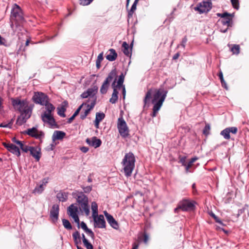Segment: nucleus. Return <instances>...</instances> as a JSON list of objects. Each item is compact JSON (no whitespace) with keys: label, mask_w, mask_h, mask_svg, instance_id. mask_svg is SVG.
<instances>
[{"label":"nucleus","mask_w":249,"mask_h":249,"mask_svg":"<svg viewBox=\"0 0 249 249\" xmlns=\"http://www.w3.org/2000/svg\"><path fill=\"white\" fill-rule=\"evenodd\" d=\"M167 91L162 89H150L146 93L143 99L144 107L151 103L154 105L151 116L154 118L161 107L167 94Z\"/></svg>","instance_id":"obj_1"},{"label":"nucleus","mask_w":249,"mask_h":249,"mask_svg":"<svg viewBox=\"0 0 249 249\" xmlns=\"http://www.w3.org/2000/svg\"><path fill=\"white\" fill-rule=\"evenodd\" d=\"M11 102L15 109L20 113V115L17 118L16 123L19 125H22L30 118L32 108L26 105L24 100H21L18 98H11Z\"/></svg>","instance_id":"obj_2"},{"label":"nucleus","mask_w":249,"mask_h":249,"mask_svg":"<svg viewBox=\"0 0 249 249\" xmlns=\"http://www.w3.org/2000/svg\"><path fill=\"white\" fill-rule=\"evenodd\" d=\"M135 157L132 152H129L125 154L122 164L123 166L124 174L126 177L131 176L135 167Z\"/></svg>","instance_id":"obj_3"},{"label":"nucleus","mask_w":249,"mask_h":249,"mask_svg":"<svg viewBox=\"0 0 249 249\" xmlns=\"http://www.w3.org/2000/svg\"><path fill=\"white\" fill-rule=\"evenodd\" d=\"M196 202L190 199L184 198L180 200L178 205V207L174 209L175 213H178L180 210L183 212L192 211L196 209Z\"/></svg>","instance_id":"obj_4"},{"label":"nucleus","mask_w":249,"mask_h":249,"mask_svg":"<svg viewBox=\"0 0 249 249\" xmlns=\"http://www.w3.org/2000/svg\"><path fill=\"white\" fill-rule=\"evenodd\" d=\"M11 18L16 21L17 27L25 21L23 11L20 6L16 3L14 4L11 10Z\"/></svg>","instance_id":"obj_5"},{"label":"nucleus","mask_w":249,"mask_h":249,"mask_svg":"<svg viewBox=\"0 0 249 249\" xmlns=\"http://www.w3.org/2000/svg\"><path fill=\"white\" fill-rule=\"evenodd\" d=\"M212 8V3L211 1H202L197 4L194 8L195 11L198 12L199 14L208 13Z\"/></svg>","instance_id":"obj_6"},{"label":"nucleus","mask_w":249,"mask_h":249,"mask_svg":"<svg viewBox=\"0 0 249 249\" xmlns=\"http://www.w3.org/2000/svg\"><path fill=\"white\" fill-rule=\"evenodd\" d=\"M117 128L120 135L123 138H126L129 135V129L127 124L123 118L119 117L118 120Z\"/></svg>","instance_id":"obj_7"},{"label":"nucleus","mask_w":249,"mask_h":249,"mask_svg":"<svg viewBox=\"0 0 249 249\" xmlns=\"http://www.w3.org/2000/svg\"><path fill=\"white\" fill-rule=\"evenodd\" d=\"M67 211L68 215L74 219V222L77 224L78 228H79L80 220L78 215V208L74 204H72L68 208Z\"/></svg>","instance_id":"obj_8"},{"label":"nucleus","mask_w":249,"mask_h":249,"mask_svg":"<svg viewBox=\"0 0 249 249\" xmlns=\"http://www.w3.org/2000/svg\"><path fill=\"white\" fill-rule=\"evenodd\" d=\"M32 99L36 104L44 106L49 101V97L45 93L37 92H35Z\"/></svg>","instance_id":"obj_9"},{"label":"nucleus","mask_w":249,"mask_h":249,"mask_svg":"<svg viewBox=\"0 0 249 249\" xmlns=\"http://www.w3.org/2000/svg\"><path fill=\"white\" fill-rule=\"evenodd\" d=\"M23 133L36 139H41L44 137V132L42 131H38L37 127L28 128L24 131Z\"/></svg>","instance_id":"obj_10"},{"label":"nucleus","mask_w":249,"mask_h":249,"mask_svg":"<svg viewBox=\"0 0 249 249\" xmlns=\"http://www.w3.org/2000/svg\"><path fill=\"white\" fill-rule=\"evenodd\" d=\"M42 121L49 124L51 128H59L58 125L56 124L55 120L53 116V114H47L46 113H42L41 115Z\"/></svg>","instance_id":"obj_11"},{"label":"nucleus","mask_w":249,"mask_h":249,"mask_svg":"<svg viewBox=\"0 0 249 249\" xmlns=\"http://www.w3.org/2000/svg\"><path fill=\"white\" fill-rule=\"evenodd\" d=\"M59 206L58 204H53L50 211V217L52 219V223L55 224L59 216Z\"/></svg>","instance_id":"obj_12"},{"label":"nucleus","mask_w":249,"mask_h":249,"mask_svg":"<svg viewBox=\"0 0 249 249\" xmlns=\"http://www.w3.org/2000/svg\"><path fill=\"white\" fill-rule=\"evenodd\" d=\"M3 145L6 148L8 151L16 155L18 157L20 156V152L19 148L13 143H7L3 142Z\"/></svg>","instance_id":"obj_13"},{"label":"nucleus","mask_w":249,"mask_h":249,"mask_svg":"<svg viewBox=\"0 0 249 249\" xmlns=\"http://www.w3.org/2000/svg\"><path fill=\"white\" fill-rule=\"evenodd\" d=\"M86 142L89 146L95 148L100 147L102 144V141L95 136L86 139Z\"/></svg>","instance_id":"obj_14"},{"label":"nucleus","mask_w":249,"mask_h":249,"mask_svg":"<svg viewBox=\"0 0 249 249\" xmlns=\"http://www.w3.org/2000/svg\"><path fill=\"white\" fill-rule=\"evenodd\" d=\"M72 196L76 199V202L79 204L88 201V197L84 192H76L72 193Z\"/></svg>","instance_id":"obj_15"},{"label":"nucleus","mask_w":249,"mask_h":249,"mask_svg":"<svg viewBox=\"0 0 249 249\" xmlns=\"http://www.w3.org/2000/svg\"><path fill=\"white\" fill-rule=\"evenodd\" d=\"M104 213L110 226L114 229H118L119 228L118 223L113 216L109 214L106 211L104 212Z\"/></svg>","instance_id":"obj_16"},{"label":"nucleus","mask_w":249,"mask_h":249,"mask_svg":"<svg viewBox=\"0 0 249 249\" xmlns=\"http://www.w3.org/2000/svg\"><path fill=\"white\" fill-rule=\"evenodd\" d=\"M93 221L94 228L103 229L106 227V221L102 214H100L98 217L94 218Z\"/></svg>","instance_id":"obj_17"},{"label":"nucleus","mask_w":249,"mask_h":249,"mask_svg":"<svg viewBox=\"0 0 249 249\" xmlns=\"http://www.w3.org/2000/svg\"><path fill=\"white\" fill-rule=\"evenodd\" d=\"M98 88L97 86H93L92 88H89L86 90L89 95V98L88 100V102H89L90 100H97V96L96 94L98 92Z\"/></svg>","instance_id":"obj_18"},{"label":"nucleus","mask_w":249,"mask_h":249,"mask_svg":"<svg viewBox=\"0 0 249 249\" xmlns=\"http://www.w3.org/2000/svg\"><path fill=\"white\" fill-rule=\"evenodd\" d=\"M132 43L131 44L129 47L128 43L124 41L122 44L123 53L127 56L131 57L132 55Z\"/></svg>","instance_id":"obj_19"},{"label":"nucleus","mask_w":249,"mask_h":249,"mask_svg":"<svg viewBox=\"0 0 249 249\" xmlns=\"http://www.w3.org/2000/svg\"><path fill=\"white\" fill-rule=\"evenodd\" d=\"M30 154L36 159L39 161L41 157V150L38 147L33 146L30 151Z\"/></svg>","instance_id":"obj_20"},{"label":"nucleus","mask_w":249,"mask_h":249,"mask_svg":"<svg viewBox=\"0 0 249 249\" xmlns=\"http://www.w3.org/2000/svg\"><path fill=\"white\" fill-rule=\"evenodd\" d=\"M66 136V133L59 130L54 131L52 136V141L55 142L56 140H60L63 139Z\"/></svg>","instance_id":"obj_21"},{"label":"nucleus","mask_w":249,"mask_h":249,"mask_svg":"<svg viewBox=\"0 0 249 249\" xmlns=\"http://www.w3.org/2000/svg\"><path fill=\"white\" fill-rule=\"evenodd\" d=\"M218 21L220 22L223 25H227L228 27H232L233 25V21L231 17H226V18L219 19Z\"/></svg>","instance_id":"obj_22"},{"label":"nucleus","mask_w":249,"mask_h":249,"mask_svg":"<svg viewBox=\"0 0 249 249\" xmlns=\"http://www.w3.org/2000/svg\"><path fill=\"white\" fill-rule=\"evenodd\" d=\"M80 211L83 212H84L87 216L89 214V201H86L82 203L79 204Z\"/></svg>","instance_id":"obj_23"},{"label":"nucleus","mask_w":249,"mask_h":249,"mask_svg":"<svg viewBox=\"0 0 249 249\" xmlns=\"http://www.w3.org/2000/svg\"><path fill=\"white\" fill-rule=\"evenodd\" d=\"M68 195L69 193L60 191L57 194L56 196L60 201L64 202L67 200Z\"/></svg>","instance_id":"obj_24"},{"label":"nucleus","mask_w":249,"mask_h":249,"mask_svg":"<svg viewBox=\"0 0 249 249\" xmlns=\"http://www.w3.org/2000/svg\"><path fill=\"white\" fill-rule=\"evenodd\" d=\"M110 53L106 56V59L109 61H113L116 60L117 57V53L114 49H110L109 50Z\"/></svg>","instance_id":"obj_25"},{"label":"nucleus","mask_w":249,"mask_h":249,"mask_svg":"<svg viewBox=\"0 0 249 249\" xmlns=\"http://www.w3.org/2000/svg\"><path fill=\"white\" fill-rule=\"evenodd\" d=\"M44 106H45L46 111H44L43 113H46L47 114H53L52 112L55 109L54 106L51 103H50L49 101L48 102L44 104Z\"/></svg>","instance_id":"obj_26"},{"label":"nucleus","mask_w":249,"mask_h":249,"mask_svg":"<svg viewBox=\"0 0 249 249\" xmlns=\"http://www.w3.org/2000/svg\"><path fill=\"white\" fill-rule=\"evenodd\" d=\"M72 237L74 240V244L76 247L77 248V246H79L78 245L79 244H81V237L80 232L76 231L72 233Z\"/></svg>","instance_id":"obj_27"},{"label":"nucleus","mask_w":249,"mask_h":249,"mask_svg":"<svg viewBox=\"0 0 249 249\" xmlns=\"http://www.w3.org/2000/svg\"><path fill=\"white\" fill-rule=\"evenodd\" d=\"M117 76V71L116 68H114L111 71L108 73L107 77L106 78L110 82H111L113 79L116 78Z\"/></svg>","instance_id":"obj_28"},{"label":"nucleus","mask_w":249,"mask_h":249,"mask_svg":"<svg viewBox=\"0 0 249 249\" xmlns=\"http://www.w3.org/2000/svg\"><path fill=\"white\" fill-rule=\"evenodd\" d=\"M119 92L117 91L116 89H114L113 91V93L112 94V97L109 100V102L112 104H115L117 101L118 99V94Z\"/></svg>","instance_id":"obj_29"},{"label":"nucleus","mask_w":249,"mask_h":249,"mask_svg":"<svg viewBox=\"0 0 249 249\" xmlns=\"http://www.w3.org/2000/svg\"><path fill=\"white\" fill-rule=\"evenodd\" d=\"M62 224L64 227L67 230H71L72 229V226L70 222L66 219L63 218L62 219Z\"/></svg>","instance_id":"obj_30"},{"label":"nucleus","mask_w":249,"mask_h":249,"mask_svg":"<svg viewBox=\"0 0 249 249\" xmlns=\"http://www.w3.org/2000/svg\"><path fill=\"white\" fill-rule=\"evenodd\" d=\"M125 73L124 74V73H121V74L119 76V78L117 83V86L118 88H121L122 86H123V83L124 82V77H125Z\"/></svg>","instance_id":"obj_31"},{"label":"nucleus","mask_w":249,"mask_h":249,"mask_svg":"<svg viewBox=\"0 0 249 249\" xmlns=\"http://www.w3.org/2000/svg\"><path fill=\"white\" fill-rule=\"evenodd\" d=\"M103 54V52H102L100 53H99L96 60V66L98 69H100V68L101 67V63L104 59Z\"/></svg>","instance_id":"obj_32"},{"label":"nucleus","mask_w":249,"mask_h":249,"mask_svg":"<svg viewBox=\"0 0 249 249\" xmlns=\"http://www.w3.org/2000/svg\"><path fill=\"white\" fill-rule=\"evenodd\" d=\"M220 135H222L226 140H229L231 138L230 133L227 128L222 130L220 132Z\"/></svg>","instance_id":"obj_33"},{"label":"nucleus","mask_w":249,"mask_h":249,"mask_svg":"<svg viewBox=\"0 0 249 249\" xmlns=\"http://www.w3.org/2000/svg\"><path fill=\"white\" fill-rule=\"evenodd\" d=\"M137 8V4L135 3H133L130 9L128 11V18H131L132 17L133 14Z\"/></svg>","instance_id":"obj_34"},{"label":"nucleus","mask_w":249,"mask_h":249,"mask_svg":"<svg viewBox=\"0 0 249 249\" xmlns=\"http://www.w3.org/2000/svg\"><path fill=\"white\" fill-rule=\"evenodd\" d=\"M44 190L43 184H40L39 185L36 187L34 190V193L41 194L43 192Z\"/></svg>","instance_id":"obj_35"},{"label":"nucleus","mask_w":249,"mask_h":249,"mask_svg":"<svg viewBox=\"0 0 249 249\" xmlns=\"http://www.w3.org/2000/svg\"><path fill=\"white\" fill-rule=\"evenodd\" d=\"M210 129H211V126H210V124H206L205 127H204V128L203 129V134L205 136H208L210 133Z\"/></svg>","instance_id":"obj_36"},{"label":"nucleus","mask_w":249,"mask_h":249,"mask_svg":"<svg viewBox=\"0 0 249 249\" xmlns=\"http://www.w3.org/2000/svg\"><path fill=\"white\" fill-rule=\"evenodd\" d=\"M231 51L233 54H238L240 52V46L239 45L234 44L231 48Z\"/></svg>","instance_id":"obj_37"},{"label":"nucleus","mask_w":249,"mask_h":249,"mask_svg":"<svg viewBox=\"0 0 249 249\" xmlns=\"http://www.w3.org/2000/svg\"><path fill=\"white\" fill-rule=\"evenodd\" d=\"M57 109H58V111L57 112L58 114L61 117H65L66 115L65 114V112L66 110V108H65V107L63 106L61 107L60 108L58 107Z\"/></svg>","instance_id":"obj_38"},{"label":"nucleus","mask_w":249,"mask_h":249,"mask_svg":"<svg viewBox=\"0 0 249 249\" xmlns=\"http://www.w3.org/2000/svg\"><path fill=\"white\" fill-rule=\"evenodd\" d=\"M179 160L178 161V162L179 163H181L182 166L186 165V164H187L186 162V159L187 157L185 156H179L178 157Z\"/></svg>","instance_id":"obj_39"},{"label":"nucleus","mask_w":249,"mask_h":249,"mask_svg":"<svg viewBox=\"0 0 249 249\" xmlns=\"http://www.w3.org/2000/svg\"><path fill=\"white\" fill-rule=\"evenodd\" d=\"M20 149L24 152L27 153L28 151H30L31 148L33 146H28L26 145H24L23 143L21 144L20 146Z\"/></svg>","instance_id":"obj_40"},{"label":"nucleus","mask_w":249,"mask_h":249,"mask_svg":"<svg viewBox=\"0 0 249 249\" xmlns=\"http://www.w3.org/2000/svg\"><path fill=\"white\" fill-rule=\"evenodd\" d=\"M96 101L97 100H91V103L90 104H86V105L87 106V107H88V108H87V109L89 111V112H90L91 111V110H92L94 106H95L96 104Z\"/></svg>","instance_id":"obj_41"},{"label":"nucleus","mask_w":249,"mask_h":249,"mask_svg":"<svg viewBox=\"0 0 249 249\" xmlns=\"http://www.w3.org/2000/svg\"><path fill=\"white\" fill-rule=\"evenodd\" d=\"M248 205L246 204L242 209H239L236 217L237 218L239 217L243 213L245 212V210L248 209Z\"/></svg>","instance_id":"obj_42"},{"label":"nucleus","mask_w":249,"mask_h":249,"mask_svg":"<svg viewBox=\"0 0 249 249\" xmlns=\"http://www.w3.org/2000/svg\"><path fill=\"white\" fill-rule=\"evenodd\" d=\"M105 117V114L103 112H97L96 113L95 119L102 121Z\"/></svg>","instance_id":"obj_43"},{"label":"nucleus","mask_w":249,"mask_h":249,"mask_svg":"<svg viewBox=\"0 0 249 249\" xmlns=\"http://www.w3.org/2000/svg\"><path fill=\"white\" fill-rule=\"evenodd\" d=\"M109 88V86L104 85V84H102L100 91L101 94H105L107 92V89Z\"/></svg>","instance_id":"obj_44"},{"label":"nucleus","mask_w":249,"mask_h":249,"mask_svg":"<svg viewBox=\"0 0 249 249\" xmlns=\"http://www.w3.org/2000/svg\"><path fill=\"white\" fill-rule=\"evenodd\" d=\"M228 131H229L230 133H231L233 134H236L237 133L238 131V128L237 127L235 126H231V127H227Z\"/></svg>","instance_id":"obj_45"},{"label":"nucleus","mask_w":249,"mask_h":249,"mask_svg":"<svg viewBox=\"0 0 249 249\" xmlns=\"http://www.w3.org/2000/svg\"><path fill=\"white\" fill-rule=\"evenodd\" d=\"M231 1L233 7L236 10H238L239 8V0H231Z\"/></svg>","instance_id":"obj_46"},{"label":"nucleus","mask_w":249,"mask_h":249,"mask_svg":"<svg viewBox=\"0 0 249 249\" xmlns=\"http://www.w3.org/2000/svg\"><path fill=\"white\" fill-rule=\"evenodd\" d=\"M216 16L218 17H220L221 18H226V17H228L230 16V13L227 12H224L223 13H217Z\"/></svg>","instance_id":"obj_47"},{"label":"nucleus","mask_w":249,"mask_h":249,"mask_svg":"<svg viewBox=\"0 0 249 249\" xmlns=\"http://www.w3.org/2000/svg\"><path fill=\"white\" fill-rule=\"evenodd\" d=\"M85 231L89 234V236L93 239H94L95 235L94 232L92 231V230L88 228L85 230Z\"/></svg>","instance_id":"obj_48"},{"label":"nucleus","mask_w":249,"mask_h":249,"mask_svg":"<svg viewBox=\"0 0 249 249\" xmlns=\"http://www.w3.org/2000/svg\"><path fill=\"white\" fill-rule=\"evenodd\" d=\"M83 244L87 249H93V245L88 240Z\"/></svg>","instance_id":"obj_49"},{"label":"nucleus","mask_w":249,"mask_h":249,"mask_svg":"<svg viewBox=\"0 0 249 249\" xmlns=\"http://www.w3.org/2000/svg\"><path fill=\"white\" fill-rule=\"evenodd\" d=\"M93 0H79L80 3L83 5H89Z\"/></svg>","instance_id":"obj_50"},{"label":"nucleus","mask_w":249,"mask_h":249,"mask_svg":"<svg viewBox=\"0 0 249 249\" xmlns=\"http://www.w3.org/2000/svg\"><path fill=\"white\" fill-rule=\"evenodd\" d=\"M148 239H149L148 234L146 232H144L143 234L142 241L144 243H145L146 244L147 243Z\"/></svg>","instance_id":"obj_51"},{"label":"nucleus","mask_w":249,"mask_h":249,"mask_svg":"<svg viewBox=\"0 0 249 249\" xmlns=\"http://www.w3.org/2000/svg\"><path fill=\"white\" fill-rule=\"evenodd\" d=\"M86 105V103H83L77 108V109L75 110V111L74 112V113H73L74 114H75L76 116H77L78 115V114L79 113L80 110H81L82 107Z\"/></svg>","instance_id":"obj_52"},{"label":"nucleus","mask_w":249,"mask_h":249,"mask_svg":"<svg viewBox=\"0 0 249 249\" xmlns=\"http://www.w3.org/2000/svg\"><path fill=\"white\" fill-rule=\"evenodd\" d=\"M84 192L85 193H89L92 190V186H88L82 187Z\"/></svg>","instance_id":"obj_53"},{"label":"nucleus","mask_w":249,"mask_h":249,"mask_svg":"<svg viewBox=\"0 0 249 249\" xmlns=\"http://www.w3.org/2000/svg\"><path fill=\"white\" fill-rule=\"evenodd\" d=\"M89 113V111L87 109H86L85 110V112L84 113H81V115H80V119L81 120H84L86 117L87 116V115H88V114Z\"/></svg>","instance_id":"obj_54"},{"label":"nucleus","mask_w":249,"mask_h":249,"mask_svg":"<svg viewBox=\"0 0 249 249\" xmlns=\"http://www.w3.org/2000/svg\"><path fill=\"white\" fill-rule=\"evenodd\" d=\"M91 208L92 211H98V205L97 203L95 201H93L91 204Z\"/></svg>","instance_id":"obj_55"},{"label":"nucleus","mask_w":249,"mask_h":249,"mask_svg":"<svg viewBox=\"0 0 249 249\" xmlns=\"http://www.w3.org/2000/svg\"><path fill=\"white\" fill-rule=\"evenodd\" d=\"M198 158L197 157H194L192 158H191L189 162L187 163V164L191 166L192 167L193 163L195 162L196 160H198Z\"/></svg>","instance_id":"obj_56"},{"label":"nucleus","mask_w":249,"mask_h":249,"mask_svg":"<svg viewBox=\"0 0 249 249\" xmlns=\"http://www.w3.org/2000/svg\"><path fill=\"white\" fill-rule=\"evenodd\" d=\"M220 82H221L222 87L227 90L228 86L227 85V84H226L224 79L222 78V79H220Z\"/></svg>","instance_id":"obj_57"},{"label":"nucleus","mask_w":249,"mask_h":249,"mask_svg":"<svg viewBox=\"0 0 249 249\" xmlns=\"http://www.w3.org/2000/svg\"><path fill=\"white\" fill-rule=\"evenodd\" d=\"M210 215L215 220V221L216 222L219 219V218L218 217L213 213L211 212V213H209Z\"/></svg>","instance_id":"obj_58"},{"label":"nucleus","mask_w":249,"mask_h":249,"mask_svg":"<svg viewBox=\"0 0 249 249\" xmlns=\"http://www.w3.org/2000/svg\"><path fill=\"white\" fill-rule=\"evenodd\" d=\"M187 41V38L186 36H185L182 39L181 45L183 47L185 48L186 43Z\"/></svg>","instance_id":"obj_59"},{"label":"nucleus","mask_w":249,"mask_h":249,"mask_svg":"<svg viewBox=\"0 0 249 249\" xmlns=\"http://www.w3.org/2000/svg\"><path fill=\"white\" fill-rule=\"evenodd\" d=\"M80 97L83 98V99H85V98H87L88 97L89 98V95L88 93H87V91H85L84 92H83L81 95H80Z\"/></svg>","instance_id":"obj_60"},{"label":"nucleus","mask_w":249,"mask_h":249,"mask_svg":"<svg viewBox=\"0 0 249 249\" xmlns=\"http://www.w3.org/2000/svg\"><path fill=\"white\" fill-rule=\"evenodd\" d=\"M12 141L13 142L16 143V144L19 145V146L21 145V144L22 143V142L21 141L17 140L15 137H13L12 139Z\"/></svg>","instance_id":"obj_61"},{"label":"nucleus","mask_w":249,"mask_h":249,"mask_svg":"<svg viewBox=\"0 0 249 249\" xmlns=\"http://www.w3.org/2000/svg\"><path fill=\"white\" fill-rule=\"evenodd\" d=\"M81 228L85 231L88 228L87 224L84 221H82L80 224Z\"/></svg>","instance_id":"obj_62"},{"label":"nucleus","mask_w":249,"mask_h":249,"mask_svg":"<svg viewBox=\"0 0 249 249\" xmlns=\"http://www.w3.org/2000/svg\"><path fill=\"white\" fill-rule=\"evenodd\" d=\"M55 145L53 143H51L47 147V150L48 151H52L55 148Z\"/></svg>","instance_id":"obj_63"},{"label":"nucleus","mask_w":249,"mask_h":249,"mask_svg":"<svg viewBox=\"0 0 249 249\" xmlns=\"http://www.w3.org/2000/svg\"><path fill=\"white\" fill-rule=\"evenodd\" d=\"M80 149L82 152L84 153H87L89 150V148L86 146H82L80 147Z\"/></svg>","instance_id":"obj_64"}]
</instances>
